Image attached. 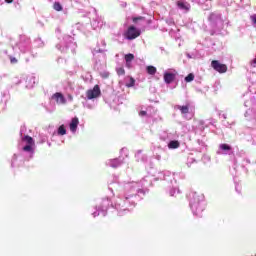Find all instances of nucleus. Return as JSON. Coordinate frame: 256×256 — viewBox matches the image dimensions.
Segmentation results:
<instances>
[{"label": "nucleus", "mask_w": 256, "mask_h": 256, "mask_svg": "<svg viewBox=\"0 0 256 256\" xmlns=\"http://www.w3.org/2000/svg\"><path fill=\"white\" fill-rule=\"evenodd\" d=\"M121 186L124 191L111 206L116 209L120 217H123V215H127L130 211H133V208L137 206V203H139V201L145 197L146 193L149 192L151 180L143 178L139 182H122Z\"/></svg>", "instance_id": "nucleus-1"}, {"label": "nucleus", "mask_w": 256, "mask_h": 256, "mask_svg": "<svg viewBox=\"0 0 256 256\" xmlns=\"http://www.w3.org/2000/svg\"><path fill=\"white\" fill-rule=\"evenodd\" d=\"M25 133H27V127L21 126L20 141L18 142L20 152L13 155L11 167H21L25 161H30V159H33V155H35V140Z\"/></svg>", "instance_id": "nucleus-2"}, {"label": "nucleus", "mask_w": 256, "mask_h": 256, "mask_svg": "<svg viewBox=\"0 0 256 256\" xmlns=\"http://www.w3.org/2000/svg\"><path fill=\"white\" fill-rule=\"evenodd\" d=\"M190 197V209L196 217H202L203 211H205V196L201 193L192 192Z\"/></svg>", "instance_id": "nucleus-3"}, {"label": "nucleus", "mask_w": 256, "mask_h": 256, "mask_svg": "<svg viewBox=\"0 0 256 256\" xmlns=\"http://www.w3.org/2000/svg\"><path fill=\"white\" fill-rule=\"evenodd\" d=\"M58 51L61 53H67L71 51V53H75V49H77V43H75V39L69 35H65L63 40L56 45Z\"/></svg>", "instance_id": "nucleus-4"}, {"label": "nucleus", "mask_w": 256, "mask_h": 256, "mask_svg": "<svg viewBox=\"0 0 256 256\" xmlns=\"http://www.w3.org/2000/svg\"><path fill=\"white\" fill-rule=\"evenodd\" d=\"M106 46L107 43H105V40H100L97 42L96 47L92 51L95 61L105 59V57H107V55L105 54L107 53V49H105Z\"/></svg>", "instance_id": "nucleus-5"}, {"label": "nucleus", "mask_w": 256, "mask_h": 256, "mask_svg": "<svg viewBox=\"0 0 256 256\" xmlns=\"http://www.w3.org/2000/svg\"><path fill=\"white\" fill-rule=\"evenodd\" d=\"M111 205V200L109 198H103L98 206L95 207V211L92 212L93 217H99V215H103V217L107 216V210Z\"/></svg>", "instance_id": "nucleus-6"}, {"label": "nucleus", "mask_w": 256, "mask_h": 256, "mask_svg": "<svg viewBox=\"0 0 256 256\" xmlns=\"http://www.w3.org/2000/svg\"><path fill=\"white\" fill-rule=\"evenodd\" d=\"M18 49L21 53H30L32 57H37V53H34L33 50H31V39L25 36L21 37L18 43Z\"/></svg>", "instance_id": "nucleus-7"}, {"label": "nucleus", "mask_w": 256, "mask_h": 256, "mask_svg": "<svg viewBox=\"0 0 256 256\" xmlns=\"http://www.w3.org/2000/svg\"><path fill=\"white\" fill-rule=\"evenodd\" d=\"M208 21L212 29H223V19H221V14L215 12L211 13L208 17Z\"/></svg>", "instance_id": "nucleus-8"}, {"label": "nucleus", "mask_w": 256, "mask_h": 256, "mask_svg": "<svg viewBox=\"0 0 256 256\" xmlns=\"http://www.w3.org/2000/svg\"><path fill=\"white\" fill-rule=\"evenodd\" d=\"M101 96V88L99 85H95L92 89L86 91V96L84 97V101H91L93 99H97V97Z\"/></svg>", "instance_id": "nucleus-9"}, {"label": "nucleus", "mask_w": 256, "mask_h": 256, "mask_svg": "<svg viewBox=\"0 0 256 256\" xmlns=\"http://www.w3.org/2000/svg\"><path fill=\"white\" fill-rule=\"evenodd\" d=\"M141 35V30L137 29L135 26H129L126 32L124 33L125 39L128 41H133Z\"/></svg>", "instance_id": "nucleus-10"}, {"label": "nucleus", "mask_w": 256, "mask_h": 256, "mask_svg": "<svg viewBox=\"0 0 256 256\" xmlns=\"http://www.w3.org/2000/svg\"><path fill=\"white\" fill-rule=\"evenodd\" d=\"M216 153L217 155H233L235 151L231 145L223 143L219 145Z\"/></svg>", "instance_id": "nucleus-11"}, {"label": "nucleus", "mask_w": 256, "mask_h": 256, "mask_svg": "<svg viewBox=\"0 0 256 256\" xmlns=\"http://www.w3.org/2000/svg\"><path fill=\"white\" fill-rule=\"evenodd\" d=\"M237 169H239V166L237 165V162H234L233 167L230 169V173L233 177H239V175H243V173L247 175L248 173L247 168H245L243 165L240 167L241 171Z\"/></svg>", "instance_id": "nucleus-12"}, {"label": "nucleus", "mask_w": 256, "mask_h": 256, "mask_svg": "<svg viewBox=\"0 0 256 256\" xmlns=\"http://www.w3.org/2000/svg\"><path fill=\"white\" fill-rule=\"evenodd\" d=\"M157 179H160L161 181H168V183H173V181L176 182L175 174H172L169 171L158 173Z\"/></svg>", "instance_id": "nucleus-13"}, {"label": "nucleus", "mask_w": 256, "mask_h": 256, "mask_svg": "<svg viewBox=\"0 0 256 256\" xmlns=\"http://www.w3.org/2000/svg\"><path fill=\"white\" fill-rule=\"evenodd\" d=\"M124 159L122 157L109 159L106 161L107 167H112V169H117V167H121L123 165Z\"/></svg>", "instance_id": "nucleus-14"}, {"label": "nucleus", "mask_w": 256, "mask_h": 256, "mask_svg": "<svg viewBox=\"0 0 256 256\" xmlns=\"http://www.w3.org/2000/svg\"><path fill=\"white\" fill-rule=\"evenodd\" d=\"M211 66H212L213 70L217 71L218 73H227V65L221 64L217 60L212 61Z\"/></svg>", "instance_id": "nucleus-15"}, {"label": "nucleus", "mask_w": 256, "mask_h": 256, "mask_svg": "<svg viewBox=\"0 0 256 256\" xmlns=\"http://www.w3.org/2000/svg\"><path fill=\"white\" fill-rule=\"evenodd\" d=\"M177 77V71H173V72H165L164 73V82L167 85H171V83H173L175 81V78Z\"/></svg>", "instance_id": "nucleus-16"}, {"label": "nucleus", "mask_w": 256, "mask_h": 256, "mask_svg": "<svg viewBox=\"0 0 256 256\" xmlns=\"http://www.w3.org/2000/svg\"><path fill=\"white\" fill-rule=\"evenodd\" d=\"M153 108L148 107L146 110H142L139 112L140 117H146L147 123H151V119H153Z\"/></svg>", "instance_id": "nucleus-17"}, {"label": "nucleus", "mask_w": 256, "mask_h": 256, "mask_svg": "<svg viewBox=\"0 0 256 256\" xmlns=\"http://www.w3.org/2000/svg\"><path fill=\"white\" fill-rule=\"evenodd\" d=\"M52 99L56 101L58 105H65V103H67V99L65 96H63V94H61V92H56L53 94Z\"/></svg>", "instance_id": "nucleus-18"}, {"label": "nucleus", "mask_w": 256, "mask_h": 256, "mask_svg": "<svg viewBox=\"0 0 256 256\" xmlns=\"http://www.w3.org/2000/svg\"><path fill=\"white\" fill-rule=\"evenodd\" d=\"M244 117L247 119V121H256V106L248 109L245 112Z\"/></svg>", "instance_id": "nucleus-19"}, {"label": "nucleus", "mask_w": 256, "mask_h": 256, "mask_svg": "<svg viewBox=\"0 0 256 256\" xmlns=\"http://www.w3.org/2000/svg\"><path fill=\"white\" fill-rule=\"evenodd\" d=\"M189 103H187L186 105H175L174 109L175 111H180L181 115H183V117H186V115L189 113Z\"/></svg>", "instance_id": "nucleus-20"}, {"label": "nucleus", "mask_w": 256, "mask_h": 256, "mask_svg": "<svg viewBox=\"0 0 256 256\" xmlns=\"http://www.w3.org/2000/svg\"><path fill=\"white\" fill-rule=\"evenodd\" d=\"M37 78L35 77V74H30L26 77V88L27 89H33L35 87V80Z\"/></svg>", "instance_id": "nucleus-21"}, {"label": "nucleus", "mask_w": 256, "mask_h": 256, "mask_svg": "<svg viewBox=\"0 0 256 256\" xmlns=\"http://www.w3.org/2000/svg\"><path fill=\"white\" fill-rule=\"evenodd\" d=\"M177 7L182 11H189V9H191V5L183 0L177 2Z\"/></svg>", "instance_id": "nucleus-22"}, {"label": "nucleus", "mask_w": 256, "mask_h": 256, "mask_svg": "<svg viewBox=\"0 0 256 256\" xmlns=\"http://www.w3.org/2000/svg\"><path fill=\"white\" fill-rule=\"evenodd\" d=\"M91 26H92L93 29H95V30L101 29V27H103V20H101V18H95V19H93V21L91 22Z\"/></svg>", "instance_id": "nucleus-23"}, {"label": "nucleus", "mask_w": 256, "mask_h": 256, "mask_svg": "<svg viewBox=\"0 0 256 256\" xmlns=\"http://www.w3.org/2000/svg\"><path fill=\"white\" fill-rule=\"evenodd\" d=\"M173 138H174V135L169 132H162L160 135V139L162 141H166L167 143H169L171 140H173Z\"/></svg>", "instance_id": "nucleus-24"}, {"label": "nucleus", "mask_w": 256, "mask_h": 256, "mask_svg": "<svg viewBox=\"0 0 256 256\" xmlns=\"http://www.w3.org/2000/svg\"><path fill=\"white\" fill-rule=\"evenodd\" d=\"M79 126V118L75 117L70 122V131L75 133L77 131V127Z\"/></svg>", "instance_id": "nucleus-25"}, {"label": "nucleus", "mask_w": 256, "mask_h": 256, "mask_svg": "<svg viewBox=\"0 0 256 256\" xmlns=\"http://www.w3.org/2000/svg\"><path fill=\"white\" fill-rule=\"evenodd\" d=\"M124 59H125V62H126V67H128V69H131V63L135 59V55H133L132 53L126 54L124 56Z\"/></svg>", "instance_id": "nucleus-26"}, {"label": "nucleus", "mask_w": 256, "mask_h": 256, "mask_svg": "<svg viewBox=\"0 0 256 256\" xmlns=\"http://www.w3.org/2000/svg\"><path fill=\"white\" fill-rule=\"evenodd\" d=\"M158 151H163V148H161V146H154L153 148V155L154 158L157 159V161H161V154H159Z\"/></svg>", "instance_id": "nucleus-27"}, {"label": "nucleus", "mask_w": 256, "mask_h": 256, "mask_svg": "<svg viewBox=\"0 0 256 256\" xmlns=\"http://www.w3.org/2000/svg\"><path fill=\"white\" fill-rule=\"evenodd\" d=\"M181 144L177 140H170L168 142V149H179Z\"/></svg>", "instance_id": "nucleus-28"}, {"label": "nucleus", "mask_w": 256, "mask_h": 256, "mask_svg": "<svg viewBox=\"0 0 256 256\" xmlns=\"http://www.w3.org/2000/svg\"><path fill=\"white\" fill-rule=\"evenodd\" d=\"M211 1L212 0H199L200 5H205L203 6V9L207 10L211 7Z\"/></svg>", "instance_id": "nucleus-29"}, {"label": "nucleus", "mask_w": 256, "mask_h": 256, "mask_svg": "<svg viewBox=\"0 0 256 256\" xmlns=\"http://www.w3.org/2000/svg\"><path fill=\"white\" fill-rule=\"evenodd\" d=\"M65 88L68 91H75V82L66 81Z\"/></svg>", "instance_id": "nucleus-30"}, {"label": "nucleus", "mask_w": 256, "mask_h": 256, "mask_svg": "<svg viewBox=\"0 0 256 256\" xmlns=\"http://www.w3.org/2000/svg\"><path fill=\"white\" fill-rule=\"evenodd\" d=\"M146 71L148 75H155V73H157V68L155 66H147Z\"/></svg>", "instance_id": "nucleus-31"}, {"label": "nucleus", "mask_w": 256, "mask_h": 256, "mask_svg": "<svg viewBox=\"0 0 256 256\" xmlns=\"http://www.w3.org/2000/svg\"><path fill=\"white\" fill-rule=\"evenodd\" d=\"M82 105L86 109H95V103L89 104V100H85V102H83Z\"/></svg>", "instance_id": "nucleus-32"}, {"label": "nucleus", "mask_w": 256, "mask_h": 256, "mask_svg": "<svg viewBox=\"0 0 256 256\" xmlns=\"http://www.w3.org/2000/svg\"><path fill=\"white\" fill-rule=\"evenodd\" d=\"M135 158H136L137 161H145V156H143V153L141 152V150H139L135 154Z\"/></svg>", "instance_id": "nucleus-33"}, {"label": "nucleus", "mask_w": 256, "mask_h": 256, "mask_svg": "<svg viewBox=\"0 0 256 256\" xmlns=\"http://www.w3.org/2000/svg\"><path fill=\"white\" fill-rule=\"evenodd\" d=\"M57 135H67V130L65 129L64 125H61L58 128Z\"/></svg>", "instance_id": "nucleus-34"}, {"label": "nucleus", "mask_w": 256, "mask_h": 256, "mask_svg": "<svg viewBox=\"0 0 256 256\" xmlns=\"http://www.w3.org/2000/svg\"><path fill=\"white\" fill-rule=\"evenodd\" d=\"M170 197H177L181 193V191L177 188H173L170 190Z\"/></svg>", "instance_id": "nucleus-35"}, {"label": "nucleus", "mask_w": 256, "mask_h": 256, "mask_svg": "<svg viewBox=\"0 0 256 256\" xmlns=\"http://www.w3.org/2000/svg\"><path fill=\"white\" fill-rule=\"evenodd\" d=\"M198 145H200V152L201 151H205V149H207V145H205L203 140H197Z\"/></svg>", "instance_id": "nucleus-36"}, {"label": "nucleus", "mask_w": 256, "mask_h": 256, "mask_svg": "<svg viewBox=\"0 0 256 256\" xmlns=\"http://www.w3.org/2000/svg\"><path fill=\"white\" fill-rule=\"evenodd\" d=\"M48 137L45 134H39V143L43 144L47 141Z\"/></svg>", "instance_id": "nucleus-37"}, {"label": "nucleus", "mask_w": 256, "mask_h": 256, "mask_svg": "<svg viewBox=\"0 0 256 256\" xmlns=\"http://www.w3.org/2000/svg\"><path fill=\"white\" fill-rule=\"evenodd\" d=\"M193 79H195V75H193V73H190L188 76L185 77L186 83H191Z\"/></svg>", "instance_id": "nucleus-38"}, {"label": "nucleus", "mask_w": 256, "mask_h": 256, "mask_svg": "<svg viewBox=\"0 0 256 256\" xmlns=\"http://www.w3.org/2000/svg\"><path fill=\"white\" fill-rule=\"evenodd\" d=\"M54 9H55V11H62L63 6H61V4L59 2H55Z\"/></svg>", "instance_id": "nucleus-39"}, {"label": "nucleus", "mask_w": 256, "mask_h": 256, "mask_svg": "<svg viewBox=\"0 0 256 256\" xmlns=\"http://www.w3.org/2000/svg\"><path fill=\"white\" fill-rule=\"evenodd\" d=\"M203 163H209L211 161V156L204 154L202 157Z\"/></svg>", "instance_id": "nucleus-40"}, {"label": "nucleus", "mask_w": 256, "mask_h": 256, "mask_svg": "<svg viewBox=\"0 0 256 256\" xmlns=\"http://www.w3.org/2000/svg\"><path fill=\"white\" fill-rule=\"evenodd\" d=\"M117 75H125V69L123 67L116 68Z\"/></svg>", "instance_id": "nucleus-41"}, {"label": "nucleus", "mask_w": 256, "mask_h": 256, "mask_svg": "<svg viewBox=\"0 0 256 256\" xmlns=\"http://www.w3.org/2000/svg\"><path fill=\"white\" fill-rule=\"evenodd\" d=\"M192 163H195V159L193 158V157H189L188 159H187V166L188 167H191V164Z\"/></svg>", "instance_id": "nucleus-42"}, {"label": "nucleus", "mask_w": 256, "mask_h": 256, "mask_svg": "<svg viewBox=\"0 0 256 256\" xmlns=\"http://www.w3.org/2000/svg\"><path fill=\"white\" fill-rule=\"evenodd\" d=\"M135 85V79L130 78V82L126 84V87H133Z\"/></svg>", "instance_id": "nucleus-43"}, {"label": "nucleus", "mask_w": 256, "mask_h": 256, "mask_svg": "<svg viewBox=\"0 0 256 256\" xmlns=\"http://www.w3.org/2000/svg\"><path fill=\"white\" fill-rule=\"evenodd\" d=\"M250 20L253 23V25H256V14L251 15Z\"/></svg>", "instance_id": "nucleus-44"}, {"label": "nucleus", "mask_w": 256, "mask_h": 256, "mask_svg": "<svg viewBox=\"0 0 256 256\" xmlns=\"http://www.w3.org/2000/svg\"><path fill=\"white\" fill-rule=\"evenodd\" d=\"M10 63H13V64L17 63V58L10 57Z\"/></svg>", "instance_id": "nucleus-45"}, {"label": "nucleus", "mask_w": 256, "mask_h": 256, "mask_svg": "<svg viewBox=\"0 0 256 256\" xmlns=\"http://www.w3.org/2000/svg\"><path fill=\"white\" fill-rule=\"evenodd\" d=\"M143 19V17H135L133 18V23H137V21Z\"/></svg>", "instance_id": "nucleus-46"}, {"label": "nucleus", "mask_w": 256, "mask_h": 256, "mask_svg": "<svg viewBox=\"0 0 256 256\" xmlns=\"http://www.w3.org/2000/svg\"><path fill=\"white\" fill-rule=\"evenodd\" d=\"M244 163H248V164H249V163H251V160L245 158V159H244Z\"/></svg>", "instance_id": "nucleus-47"}, {"label": "nucleus", "mask_w": 256, "mask_h": 256, "mask_svg": "<svg viewBox=\"0 0 256 256\" xmlns=\"http://www.w3.org/2000/svg\"><path fill=\"white\" fill-rule=\"evenodd\" d=\"M36 43H40L41 45H43V41H41V39H37Z\"/></svg>", "instance_id": "nucleus-48"}, {"label": "nucleus", "mask_w": 256, "mask_h": 256, "mask_svg": "<svg viewBox=\"0 0 256 256\" xmlns=\"http://www.w3.org/2000/svg\"><path fill=\"white\" fill-rule=\"evenodd\" d=\"M253 169H256V161L252 163Z\"/></svg>", "instance_id": "nucleus-49"}, {"label": "nucleus", "mask_w": 256, "mask_h": 256, "mask_svg": "<svg viewBox=\"0 0 256 256\" xmlns=\"http://www.w3.org/2000/svg\"><path fill=\"white\" fill-rule=\"evenodd\" d=\"M186 56L188 57V59L192 58L190 53H186Z\"/></svg>", "instance_id": "nucleus-50"}, {"label": "nucleus", "mask_w": 256, "mask_h": 256, "mask_svg": "<svg viewBox=\"0 0 256 256\" xmlns=\"http://www.w3.org/2000/svg\"><path fill=\"white\" fill-rule=\"evenodd\" d=\"M168 25H174L173 21L172 20L168 21Z\"/></svg>", "instance_id": "nucleus-51"}, {"label": "nucleus", "mask_w": 256, "mask_h": 256, "mask_svg": "<svg viewBox=\"0 0 256 256\" xmlns=\"http://www.w3.org/2000/svg\"><path fill=\"white\" fill-rule=\"evenodd\" d=\"M6 3H13V0H5Z\"/></svg>", "instance_id": "nucleus-52"}, {"label": "nucleus", "mask_w": 256, "mask_h": 256, "mask_svg": "<svg viewBox=\"0 0 256 256\" xmlns=\"http://www.w3.org/2000/svg\"><path fill=\"white\" fill-rule=\"evenodd\" d=\"M223 119H227V114H222Z\"/></svg>", "instance_id": "nucleus-53"}, {"label": "nucleus", "mask_w": 256, "mask_h": 256, "mask_svg": "<svg viewBox=\"0 0 256 256\" xmlns=\"http://www.w3.org/2000/svg\"><path fill=\"white\" fill-rule=\"evenodd\" d=\"M236 191H237L238 193H241V190H239V187H237V186H236Z\"/></svg>", "instance_id": "nucleus-54"}, {"label": "nucleus", "mask_w": 256, "mask_h": 256, "mask_svg": "<svg viewBox=\"0 0 256 256\" xmlns=\"http://www.w3.org/2000/svg\"><path fill=\"white\" fill-rule=\"evenodd\" d=\"M122 7H127V3L122 4Z\"/></svg>", "instance_id": "nucleus-55"}, {"label": "nucleus", "mask_w": 256, "mask_h": 256, "mask_svg": "<svg viewBox=\"0 0 256 256\" xmlns=\"http://www.w3.org/2000/svg\"><path fill=\"white\" fill-rule=\"evenodd\" d=\"M48 143V147H51V142H47Z\"/></svg>", "instance_id": "nucleus-56"}, {"label": "nucleus", "mask_w": 256, "mask_h": 256, "mask_svg": "<svg viewBox=\"0 0 256 256\" xmlns=\"http://www.w3.org/2000/svg\"><path fill=\"white\" fill-rule=\"evenodd\" d=\"M245 107H247V102L244 103Z\"/></svg>", "instance_id": "nucleus-57"}, {"label": "nucleus", "mask_w": 256, "mask_h": 256, "mask_svg": "<svg viewBox=\"0 0 256 256\" xmlns=\"http://www.w3.org/2000/svg\"><path fill=\"white\" fill-rule=\"evenodd\" d=\"M121 151H125V148H122V150Z\"/></svg>", "instance_id": "nucleus-58"}]
</instances>
